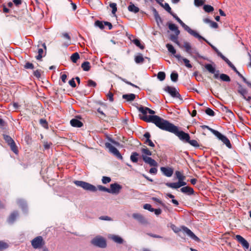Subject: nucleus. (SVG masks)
Listing matches in <instances>:
<instances>
[{
  "label": "nucleus",
  "instance_id": "f257e3e1",
  "mask_svg": "<svg viewBox=\"0 0 251 251\" xmlns=\"http://www.w3.org/2000/svg\"><path fill=\"white\" fill-rule=\"evenodd\" d=\"M146 122L152 123L160 129L176 135L183 142L187 143L190 139V135L183 131H179L177 126L158 116H152L143 118Z\"/></svg>",
  "mask_w": 251,
  "mask_h": 251
},
{
  "label": "nucleus",
  "instance_id": "f03ea898",
  "mask_svg": "<svg viewBox=\"0 0 251 251\" xmlns=\"http://www.w3.org/2000/svg\"><path fill=\"white\" fill-rule=\"evenodd\" d=\"M204 68L208 71L210 73L214 75V77L215 78H220L224 81L229 82L231 79L230 77L225 74H222L219 75V71L216 70L215 68L212 66L211 64H206L204 66Z\"/></svg>",
  "mask_w": 251,
  "mask_h": 251
},
{
  "label": "nucleus",
  "instance_id": "7ed1b4c3",
  "mask_svg": "<svg viewBox=\"0 0 251 251\" xmlns=\"http://www.w3.org/2000/svg\"><path fill=\"white\" fill-rule=\"evenodd\" d=\"M74 183L77 186L82 188L83 189L86 191H89L91 192H96L97 190V188L94 185L91 184L88 182L80 181L75 180Z\"/></svg>",
  "mask_w": 251,
  "mask_h": 251
},
{
  "label": "nucleus",
  "instance_id": "20e7f679",
  "mask_svg": "<svg viewBox=\"0 0 251 251\" xmlns=\"http://www.w3.org/2000/svg\"><path fill=\"white\" fill-rule=\"evenodd\" d=\"M177 21L180 24V25L184 28V29L187 31L190 34L196 38H198L199 40L201 39H203V37L200 35L195 30L192 29L189 26L184 24L181 20L179 18Z\"/></svg>",
  "mask_w": 251,
  "mask_h": 251
},
{
  "label": "nucleus",
  "instance_id": "39448f33",
  "mask_svg": "<svg viewBox=\"0 0 251 251\" xmlns=\"http://www.w3.org/2000/svg\"><path fill=\"white\" fill-rule=\"evenodd\" d=\"M32 247L34 249H41L45 245V241L41 236H38L33 239L31 241Z\"/></svg>",
  "mask_w": 251,
  "mask_h": 251
},
{
  "label": "nucleus",
  "instance_id": "423d86ee",
  "mask_svg": "<svg viewBox=\"0 0 251 251\" xmlns=\"http://www.w3.org/2000/svg\"><path fill=\"white\" fill-rule=\"evenodd\" d=\"M91 243L94 246L100 248H105L107 246L105 239L102 237H96L93 238Z\"/></svg>",
  "mask_w": 251,
  "mask_h": 251
},
{
  "label": "nucleus",
  "instance_id": "0eeeda50",
  "mask_svg": "<svg viewBox=\"0 0 251 251\" xmlns=\"http://www.w3.org/2000/svg\"><path fill=\"white\" fill-rule=\"evenodd\" d=\"M3 139L5 142L10 146L11 150L16 154L18 152L16 145L13 139L9 135H3Z\"/></svg>",
  "mask_w": 251,
  "mask_h": 251
},
{
  "label": "nucleus",
  "instance_id": "6e6552de",
  "mask_svg": "<svg viewBox=\"0 0 251 251\" xmlns=\"http://www.w3.org/2000/svg\"><path fill=\"white\" fill-rule=\"evenodd\" d=\"M214 135L224 144H225L227 148L229 149H231L232 148V145L229 140L226 136L222 134L218 131H215Z\"/></svg>",
  "mask_w": 251,
  "mask_h": 251
},
{
  "label": "nucleus",
  "instance_id": "1a4fd4ad",
  "mask_svg": "<svg viewBox=\"0 0 251 251\" xmlns=\"http://www.w3.org/2000/svg\"><path fill=\"white\" fill-rule=\"evenodd\" d=\"M164 90L168 92L173 98H177L182 100L180 95L175 87L167 86L164 88Z\"/></svg>",
  "mask_w": 251,
  "mask_h": 251
},
{
  "label": "nucleus",
  "instance_id": "9d476101",
  "mask_svg": "<svg viewBox=\"0 0 251 251\" xmlns=\"http://www.w3.org/2000/svg\"><path fill=\"white\" fill-rule=\"evenodd\" d=\"M238 92L242 96L243 98L248 101H250L251 100V96H248V91L246 89L242 87V86L238 83Z\"/></svg>",
  "mask_w": 251,
  "mask_h": 251
},
{
  "label": "nucleus",
  "instance_id": "9b49d317",
  "mask_svg": "<svg viewBox=\"0 0 251 251\" xmlns=\"http://www.w3.org/2000/svg\"><path fill=\"white\" fill-rule=\"evenodd\" d=\"M105 147L109 149V151L110 152L113 153L115 156H116L119 159H122L123 157L119 151L113 145H112L109 143H106Z\"/></svg>",
  "mask_w": 251,
  "mask_h": 251
},
{
  "label": "nucleus",
  "instance_id": "f8f14e48",
  "mask_svg": "<svg viewBox=\"0 0 251 251\" xmlns=\"http://www.w3.org/2000/svg\"><path fill=\"white\" fill-rule=\"evenodd\" d=\"M122 186L116 183L110 184V189H109V193L118 194L122 189Z\"/></svg>",
  "mask_w": 251,
  "mask_h": 251
},
{
  "label": "nucleus",
  "instance_id": "ddd939ff",
  "mask_svg": "<svg viewBox=\"0 0 251 251\" xmlns=\"http://www.w3.org/2000/svg\"><path fill=\"white\" fill-rule=\"evenodd\" d=\"M142 158L144 161L149 164L151 166L156 167L157 166V162L152 158L150 157L147 156L146 155H142Z\"/></svg>",
  "mask_w": 251,
  "mask_h": 251
},
{
  "label": "nucleus",
  "instance_id": "4468645a",
  "mask_svg": "<svg viewBox=\"0 0 251 251\" xmlns=\"http://www.w3.org/2000/svg\"><path fill=\"white\" fill-rule=\"evenodd\" d=\"M132 217L137 220L140 224L145 225L148 224V221L142 214L139 213H133Z\"/></svg>",
  "mask_w": 251,
  "mask_h": 251
},
{
  "label": "nucleus",
  "instance_id": "2eb2a0df",
  "mask_svg": "<svg viewBox=\"0 0 251 251\" xmlns=\"http://www.w3.org/2000/svg\"><path fill=\"white\" fill-rule=\"evenodd\" d=\"M183 231L185 232L189 236L194 240L199 242L200 239L188 228L185 226L182 227Z\"/></svg>",
  "mask_w": 251,
  "mask_h": 251
},
{
  "label": "nucleus",
  "instance_id": "dca6fc26",
  "mask_svg": "<svg viewBox=\"0 0 251 251\" xmlns=\"http://www.w3.org/2000/svg\"><path fill=\"white\" fill-rule=\"evenodd\" d=\"M235 239L240 243L241 245L246 249H249V244L242 236L240 235H237Z\"/></svg>",
  "mask_w": 251,
  "mask_h": 251
},
{
  "label": "nucleus",
  "instance_id": "f3484780",
  "mask_svg": "<svg viewBox=\"0 0 251 251\" xmlns=\"http://www.w3.org/2000/svg\"><path fill=\"white\" fill-rule=\"evenodd\" d=\"M160 170L162 173L167 177H171L174 172L173 169L169 167H162L160 168Z\"/></svg>",
  "mask_w": 251,
  "mask_h": 251
},
{
  "label": "nucleus",
  "instance_id": "a211bd4d",
  "mask_svg": "<svg viewBox=\"0 0 251 251\" xmlns=\"http://www.w3.org/2000/svg\"><path fill=\"white\" fill-rule=\"evenodd\" d=\"M175 57L177 58L178 61L182 60L185 64L186 67L188 68H191L192 67V65L190 63V61L188 59L185 58H182L180 54H176Z\"/></svg>",
  "mask_w": 251,
  "mask_h": 251
},
{
  "label": "nucleus",
  "instance_id": "6ab92c4d",
  "mask_svg": "<svg viewBox=\"0 0 251 251\" xmlns=\"http://www.w3.org/2000/svg\"><path fill=\"white\" fill-rule=\"evenodd\" d=\"M152 11L153 12L154 19L157 25H159V23L162 24L163 21L156 9L155 8L153 7L152 9Z\"/></svg>",
  "mask_w": 251,
  "mask_h": 251
},
{
  "label": "nucleus",
  "instance_id": "aec40b11",
  "mask_svg": "<svg viewBox=\"0 0 251 251\" xmlns=\"http://www.w3.org/2000/svg\"><path fill=\"white\" fill-rule=\"evenodd\" d=\"M180 190L182 193L186 194L188 195H191L194 194V191L193 189L189 186L182 187Z\"/></svg>",
  "mask_w": 251,
  "mask_h": 251
},
{
  "label": "nucleus",
  "instance_id": "412c9836",
  "mask_svg": "<svg viewBox=\"0 0 251 251\" xmlns=\"http://www.w3.org/2000/svg\"><path fill=\"white\" fill-rule=\"evenodd\" d=\"M70 124L72 126L81 127L83 126V123L77 119H73L70 121Z\"/></svg>",
  "mask_w": 251,
  "mask_h": 251
},
{
  "label": "nucleus",
  "instance_id": "4be33fe9",
  "mask_svg": "<svg viewBox=\"0 0 251 251\" xmlns=\"http://www.w3.org/2000/svg\"><path fill=\"white\" fill-rule=\"evenodd\" d=\"M144 137H145L146 138V140L145 142V144H148L149 146L151 147H154L155 146L154 143L152 142L151 140L150 139L151 137V134L149 132H146L144 134Z\"/></svg>",
  "mask_w": 251,
  "mask_h": 251
},
{
  "label": "nucleus",
  "instance_id": "5701e85b",
  "mask_svg": "<svg viewBox=\"0 0 251 251\" xmlns=\"http://www.w3.org/2000/svg\"><path fill=\"white\" fill-rule=\"evenodd\" d=\"M145 109H146V107H144L143 106H140V107H138V109L139 111L141 113H142L144 115L143 116L140 117V119L141 120H143L144 121L146 122L143 118L145 117H148L150 116H152V115L147 116V112H148V110H146Z\"/></svg>",
  "mask_w": 251,
  "mask_h": 251
},
{
  "label": "nucleus",
  "instance_id": "b1692460",
  "mask_svg": "<svg viewBox=\"0 0 251 251\" xmlns=\"http://www.w3.org/2000/svg\"><path fill=\"white\" fill-rule=\"evenodd\" d=\"M18 215V213L17 211H14L12 212L8 217L7 220L8 222L10 224L13 223L15 221Z\"/></svg>",
  "mask_w": 251,
  "mask_h": 251
},
{
  "label": "nucleus",
  "instance_id": "393cba45",
  "mask_svg": "<svg viewBox=\"0 0 251 251\" xmlns=\"http://www.w3.org/2000/svg\"><path fill=\"white\" fill-rule=\"evenodd\" d=\"M127 9L129 11L133 12L134 13H136L139 11V8L131 2L130 3V4L127 7Z\"/></svg>",
  "mask_w": 251,
  "mask_h": 251
},
{
  "label": "nucleus",
  "instance_id": "a878e982",
  "mask_svg": "<svg viewBox=\"0 0 251 251\" xmlns=\"http://www.w3.org/2000/svg\"><path fill=\"white\" fill-rule=\"evenodd\" d=\"M169 28L172 31H174L176 34L179 35L180 31L178 29V27L174 24L169 23L168 24Z\"/></svg>",
  "mask_w": 251,
  "mask_h": 251
},
{
  "label": "nucleus",
  "instance_id": "bb28decb",
  "mask_svg": "<svg viewBox=\"0 0 251 251\" xmlns=\"http://www.w3.org/2000/svg\"><path fill=\"white\" fill-rule=\"evenodd\" d=\"M158 3L160 4V5L161 7L164 8V9L169 14L171 13V12H172V9L168 3H163L160 2L159 1H158Z\"/></svg>",
  "mask_w": 251,
  "mask_h": 251
},
{
  "label": "nucleus",
  "instance_id": "cd10ccee",
  "mask_svg": "<svg viewBox=\"0 0 251 251\" xmlns=\"http://www.w3.org/2000/svg\"><path fill=\"white\" fill-rule=\"evenodd\" d=\"M183 47L185 49V50L187 53H188L190 55H192V47L190 44L189 42H184Z\"/></svg>",
  "mask_w": 251,
  "mask_h": 251
},
{
  "label": "nucleus",
  "instance_id": "c85d7f7f",
  "mask_svg": "<svg viewBox=\"0 0 251 251\" xmlns=\"http://www.w3.org/2000/svg\"><path fill=\"white\" fill-rule=\"evenodd\" d=\"M9 247V245L8 243L3 240H0V251L5 250L8 249Z\"/></svg>",
  "mask_w": 251,
  "mask_h": 251
},
{
  "label": "nucleus",
  "instance_id": "c756f323",
  "mask_svg": "<svg viewBox=\"0 0 251 251\" xmlns=\"http://www.w3.org/2000/svg\"><path fill=\"white\" fill-rule=\"evenodd\" d=\"M123 98L127 101H132L135 99V95L134 94L123 95Z\"/></svg>",
  "mask_w": 251,
  "mask_h": 251
},
{
  "label": "nucleus",
  "instance_id": "7c9ffc66",
  "mask_svg": "<svg viewBox=\"0 0 251 251\" xmlns=\"http://www.w3.org/2000/svg\"><path fill=\"white\" fill-rule=\"evenodd\" d=\"M82 69L84 71H89L90 69V63L88 61L84 62L81 66Z\"/></svg>",
  "mask_w": 251,
  "mask_h": 251
},
{
  "label": "nucleus",
  "instance_id": "2f4dec72",
  "mask_svg": "<svg viewBox=\"0 0 251 251\" xmlns=\"http://www.w3.org/2000/svg\"><path fill=\"white\" fill-rule=\"evenodd\" d=\"M166 185L169 188H171L173 189H177L180 188L179 182H174V183H169L167 182L166 183Z\"/></svg>",
  "mask_w": 251,
  "mask_h": 251
},
{
  "label": "nucleus",
  "instance_id": "473e14b6",
  "mask_svg": "<svg viewBox=\"0 0 251 251\" xmlns=\"http://www.w3.org/2000/svg\"><path fill=\"white\" fill-rule=\"evenodd\" d=\"M200 40H203L204 41H205L208 45H209L211 48L213 49V50L216 52V53H217V54L218 55V56H221V54H222V53L219 51V50L215 47L213 45H212V44H211V43H210L207 40H206L203 37V39H201Z\"/></svg>",
  "mask_w": 251,
  "mask_h": 251
},
{
  "label": "nucleus",
  "instance_id": "72a5a7b5",
  "mask_svg": "<svg viewBox=\"0 0 251 251\" xmlns=\"http://www.w3.org/2000/svg\"><path fill=\"white\" fill-rule=\"evenodd\" d=\"M166 47L169 52L174 55V56L176 55L175 54L176 53V50L172 45L170 44H167Z\"/></svg>",
  "mask_w": 251,
  "mask_h": 251
},
{
  "label": "nucleus",
  "instance_id": "f704fd0d",
  "mask_svg": "<svg viewBox=\"0 0 251 251\" xmlns=\"http://www.w3.org/2000/svg\"><path fill=\"white\" fill-rule=\"evenodd\" d=\"M135 62L137 64L143 63L144 61V58L143 57L142 54H140L135 57Z\"/></svg>",
  "mask_w": 251,
  "mask_h": 251
},
{
  "label": "nucleus",
  "instance_id": "c9c22d12",
  "mask_svg": "<svg viewBox=\"0 0 251 251\" xmlns=\"http://www.w3.org/2000/svg\"><path fill=\"white\" fill-rule=\"evenodd\" d=\"M111 239L116 243L118 244H122L123 243V239L118 235H112Z\"/></svg>",
  "mask_w": 251,
  "mask_h": 251
},
{
  "label": "nucleus",
  "instance_id": "e433bc0d",
  "mask_svg": "<svg viewBox=\"0 0 251 251\" xmlns=\"http://www.w3.org/2000/svg\"><path fill=\"white\" fill-rule=\"evenodd\" d=\"M139 156V154L136 152H133L131 153V155H130V160L132 162L134 163H136L138 160V156Z\"/></svg>",
  "mask_w": 251,
  "mask_h": 251
},
{
  "label": "nucleus",
  "instance_id": "4c0bfd02",
  "mask_svg": "<svg viewBox=\"0 0 251 251\" xmlns=\"http://www.w3.org/2000/svg\"><path fill=\"white\" fill-rule=\"evenodd\" d=\"M178 35L176 34H172L170 35V39L176 44L178 46H180V44L178 41Z\"/></svg>",
  "mask_w": 251,
  "mask_h": 251
},
{
  "label": "nucleus",
  "instance_id": "58836bf2",
  "mask_svg": "<svg viewBox=\"0 0 251 251\" xmlns=\"http://www.w3.org/2000/svg\"><path fill=\"white\" fill-rule=\"evenodd\" d=\"M79 57H80L78 53L76 52L72 54L71 56V59L73 62L76 63Z\"/></svg>",
  "mask_w": 251,
  "mask_h": 251
},
{
  "label": "nucleus",
  "instance_id": "ea45409f",
  "mask_svg": "<svg viewBox=\"0 0 251 251\" xmlns=\"http://www.w3.org/2000/svg\"><path fill=\"white\" fill-rule=\"evenodd\" d=\"M132 42L140 49L143 50L145 48L144 45H142L140 43V41L138 39H135L132 40Z\"/></svg>",
  "mask_w": 251,
  "mask_h": 251
},
{
  "label": "nucleus",
  "instance_id": "a19ab883",
  "mask_svg": "<svg viewBox=\"0 0 251 251\" xmlns=\"http://www.w3.org/2000/svg\"><path fill=\"white\" fill-rule=\"evenodd\" d=\"M175 175L178 179V181L184 180L185 178V176H183L181 172L179 171H176Z\"/></svg>",
  "mask_w": 251,
  "mask_h": 251
},
{
  "label": "nucleus",
  "instance_id": "79ce46f5",
  "mask_svg": "<svg viewBox=\"0 0 251 251\" xmlns=\"http://www.w3.org/2000/svg\"><path fill=\"white\" fill-rule=\"evenodd\" d=\"M178 75L177 73L173 72L171 74V79L173 82H176L178 80Z\"/></svg>",
  "mask_w": 251,
  "mask_h": 251
},
{
  "label": "nucleus",
  "instance_id": "37998d69",
  "mask_svg": "<svg viewBox=\"0 0 251 251\" xmlns=\"http://www.w3.org/2000/svg\"><path fill=\"white\" fill-rule=\"evenodd\" d=\"M118 78L119 79H120V80H121L122 81H123V82H125V83H126V84H128V85H130V86H132V87H135V88H138V87L137 85H135V84H134L132 83L131 82H129V81H127V80L125 78H122V77H121V76H118Z\"/></svg>",
  "mask_w": 251,
  "mask_h": 251
},
{
  "label": "nucleus",
  "instance_id": "c03bdc74",
  "mask_svg": "<svg viewBox=\"0 0 251 251\" xmlns=\"http://www.w3.org/2000/svg\"><path fill=\"white\" fill-rule=\"evenodd\" d=\"M203 9L206 12L210 13L214 10V8L210 5H204Z\"/></svg>",
  "mask_w": 251,
  "mask_h": 251
},
{
  "label": "nucleus",
  "instance_id": "a18cd8bd",
  "mask_svg": "<svg viewBox=\"0 0 251 251\" xmlns=\"http://www.w3.org/2000/svg\"><path fill=\"white\" fill-rule=\"evenodd\" d=\"M39 123L43 127L46 129L48 128V124L46 119H41L39 121Z\"/></svg>",
  "mask_w": 251,
  "mask_h": 251
},
{
  "label": "nucleus",
  "instance_id": "49530a36",
  "mask_svg": "<svg viewBox=\"0 0 251 251\" xmlns=\"http://www.w3.org/2000/svg\"><path fill=\"white\" fill-rule=\"evenodd\" d=\"M166 74L164 72H159L157 74V78L160 80L163 81L165 79Z\"/></svg>",
  "mask_w": 251,
  "mask_h": 251
},
{
  "label": "nucleus",
  "instance_id": "de8ad7c7",
  "mask_svg": "<svg viewBox=\"0 0 251 251\" xmlns=\"http://www.w3.org/2000/svg\"><path fill=\"white\" fill-rule=\"evenodd\" d=\"M142 152L144 154V155H151L152 153L151 151L148 148H142L141 149Z\"/></svg>",
  "mask_w": 251,
  "mask_h": 251
},
{
  "label": "nucleus",
  "instance_id": "09e8293b",
  "mask_svg": "<svg viewBox=\"0 0 251 251\" xmlns=\"http://www.w3.org/2000/svg\"><path fill=\"white\" fill-rule=\"evenodd\" d=\"M109 6L112 9V14H115L117 11V4L116 3H110L109 4Z\"/></svg>",
  "mask_w": 251,
  "mask_h": 251
},
{
  "label": "nucleus",
  "instance_id": "8fccbe9b",
  "mask_svg": "<svg viewBox=\"0 0 251 251\" xmlns=\"http://www.w3.org/2000/svg\"><path fill=\"white\" fill-rule=\"evenodd\" d=\"M188 143H189L191 146L194 147H199V144L197 140H190L189 139V141H188Z\"/></svg>",
  "mask_w": 251,
  "mask_h": 251
},
{
  "label": "nucleus",
  "instance_id": "3c124183",
  "mask_svg": "<svg viewBox=\"0 0 251 251\" xmlns=\"http://www.w3.org/2000/svg\"><path fill=\"white\" fill-rule=\"evenodd\" d=\"M95 25L98 27H99L100 29H103L104 28V23L100 21H96L95 22Z\"/></svg>",
  "mask_w": 251,
  "mask_h": 251
},
{
  "label": "nucleus",
  "instance_id": "603ef678",
  "mask_svg": "<svg viewBox=\"0 0 251 251\" xmlns=\"http://www.w3.org/2000/svg\"><path fill=\"white\" fill-rule=\"evenodd\" d=\"M206 114L210 116H214L215 115L214 111L210 108H207L205 111Z\"/></svg>",
  "mask_w": 251,
  "mask_h": 251
},
{
  "label": "nucleus",
  "instance_id": "864d4df0",
  "mask_svg": "<svg viewBox=\"0 0 251 251\" xmlns=\"http://www.w3.org/2000/svg\"><path fill=\"white\" fill-rule=\"evenodd\" d=\"M43 50L42 49H39L38 50V54L36 56L37 60H41L43 57Z\"/></svg>",
  "mask_w": 251,
  "mask_h": 251
},
{
  "label": "nucleus",
  "instance_id": "5fc2aeb1",
  "mask_svg": "<svg viewBox=\"0 0 251 251\" xmlns=\"http://www.w3.org/2000/svg\"><path fill=\"white\" fill-rule=\"evenodd\" d=\"M24 68L26 69H33L34 65L32 63L27 62L24 66Z\"/></svg>",
  "mask_w": 251,
  "mask_h": 251
},
{
  "label": "nucleus",
  "instance_id": "6e6d98bb",
  "mask_svg": "<svg viewBox=\"0 0 251 251\" xmlns=\"http://www.w3.org/2000/svg\"><path fill=\"white\" fill-rule=\"evenodd\" d=\"M87 86L89 87H95L97 86V83L95 81L92 79H89L87 81Z\"/></svg>",
  "mask_w": 251,
  "mask_h": 251
},
{
  "label": "nucleus",
  "instance_id": "4d7b16f0",
  "mask_svg": "<svg viewBox=\"0 0 251 251\" xmlns=\"http://www.w3.org/2000/svg\"><path fill=\"white\" fill-rule=\"evenodd\" d=\"M205 2V0H194V4L197 6L202 5Z\"/></svg>",
  "mask_w": 251,
  "mask_h": 251
},
{
  "label": "nucleus",
  "instance_id": "13d9d810",
  "mask_svg": "<svg viewBox=\"0 0 251 251\" xmlns=\"http://www.w3.org/2000/svg\"><path fill=\"white\" fill-rule=\"evenodd\" d=\"M223 60H224L227 64L230 67L233 64L223 54H221V56H220Z\"/></svg>",
  "mask_w": 251,
  "mask_h": 251
},
{
  "label": "nucleus",
  "instance_id": "bf43d9fd",
  "mask_svg": "<svg viewBox=\"0 0 251 251\" xmlns=\"http://www.w3.org/2000/svg\"><path fill=\"white\" fill-rule=\"evenodd\" d=\"M143 208L145 209L148 210L151 212L153 211V208L151 207V205L150 204L146 203L143 206Z\"/></svg>",
  "mask_w": 251,
  "mask_h": 251
},
{
  "label": "nucleus",
  "instance_id": "052dcab7",
  "mask_svg": "<svg viewBox=\"0 0 251 251\" xmlns=\"http://www.w3.org/2000/svg\"><path fill=\"white\" fill-rule=\"evenodd\" d=\"M152 200L155 201V202H158V203H159L161 206H162L163 207H165V204L161 201H160L159 199H158V198H155V197H152L151 198Z\"/></svg>",
  "mask_w": 251,
  "mask_h": 251
},
{
  "label": "nucleus",
  "instance_id": "680f3d73",
  "mask_svg": "<svg viewBox=\"0 0 251 251\" xmlns=\"http://www.w3.org/2000/svg\"><path fill=\"white\" fill-rule=\"evenodd\" d=\"M111 180V178L108 176H103L102 178V182L103 184L109 183Z\"/></svg>",
  "mask_w": 251,
  "mask_h": 251
},
{
  "label": "nucleus",
  "instance_id": "e2e57ef3",
  "mask_svg": "<svg viewBox=\"0 0 251 251\" xmlns=\"http://www.w3.org/2000/svg\"><path fill=\"white\" fill-rule=\"evenodd\" d=\"M98 189L101 191L106 192L109 193V188H107L102 185H98Z\"/></svg>",
  "mask_w": 251,
  "mask_h": 251
},
{
  "label": "nucleus",
  "instance_id": "0e129e2a",
  "mask_svg": "<svg viewBox=\"0 0 251 251\" xmlns=\"http://www.w3.org/2000/svg\"><path fill=\"white\" fill-rule=\"evenodd\" d=\"M201 127L202 128V129H205V128H207L208 129L209 131H210L213 134H214V132L215 131H217V130H216L214 129H212L211 128H210V127H209L208 126H206V125H203V126H201Z\"/></svg>",
  "mask_w": 251,
  "mask_h": 251
},
{
  "label": "nucleus",
  "instance_id": "69168bd1",
  "mask_svg": "<svg viewBox=\"0 0 251 251\" xmlns=\"http://www.w3.org/2000/svg\"><path fill=\"white\" fill-rule=\"evenodd\" d=\"M41 70H37L33 72V75L37 78H39L41 77Z\"/></svg>",
  "mask_w": 251,
  "mask_h": 251
},
{
  "label": "nucleus",
  "instance_id": "338daca9",
  "mask_svg": "<svg viewBox=\"0 0 251 251\" xmlns=\"http://www.w3.org/2000/svg\"><path fill=\"white\" fill-rule=\"evenodd\" d=\"M107 98L109 99V100L112 102L114 100L113 99V94L112 92H109V93L107 95Z\"/></svg>",
  "mask_w": 251,
  "mask_h": 251
},
{
  "label": "nucleus",
  "instance_id": "774afa93",
  "mask_svg": "<svg viewBox=\"0 0 251 251\" xmlns=\"http://www.w3.org/2000/svg\"><path fill=\"white\" fill-rule=\"evenodd\" d=\"M210 26L214 28H217L218 27V24L212 21H211L210 23Z\"/></svg>",
  "mask_w": 251,
  "mask_h": 251
}]
</instances>
